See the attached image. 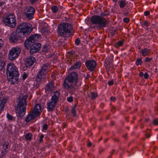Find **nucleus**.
<instances>
[{
    "label": "nucleus",
    "mask_w": 158,
    "mask_h": 158,
    "mask_svg": "<svg viewBox=\"0 0 158 158\" xmlns=\"http://www.w3.org/2000/svg\"><path fill=\"white\" fill-rule=\"evenodd\" d=\"M153 124L155 125H157L158 124V119H154L153 121Z\"/></svg>",
    "instance_id": "nucleus-36"
},
{
    "label": "nucleus",
    "mask_w": 158,
    "mask_h": 158,
    "mask_svg": "<svg viewBox=\"0 0 158 158\" xmlns=\"http://www.w3.org/2000/svg\"><path fill=\"white\" fill-rule=\"evenodd\" d=\"M69 53L70 55H73L74 53V52L72 51L71 52H69Z\"/></svg>",
    "instance_id": "nucleus-53"
},
{
    "label": "nucleus",
    "mask_w": 158,
    "mask_h": 158,
    "mask_svg": "<svg viewBox=\"0 0 158 158\" xmlns=\"http://www.w3.org/2000/svg\"><path fill=\"white\" fill-rule=\"evenodd\" d=\"M60 95L59 91H56L52 97L51 101L47 102V108L48 111H50L53 110L57 103Z\"/></svg>",
    "instance_id": "nucleus-8"
},
{
    "label": "nucleus",
    "mask_w": 158,
    "mask_h": 158,
    "mask_svg": "<svg viewBox=\"0 0 158 158\" xmlns=\"http://www.w3.org/2000/svg\"><path fill=\"white\" fill-rule=\"evenodd\" d=\"M73 27L71 25L67 23L59 24L58 27V33L63 37H66L68 34L71 33Z\"/></svg>",
    "instance_id": "nucleus-5"
},
{
    "label": "nucleus",
    "mask_w": 158,
    "mask_h": 158,
    "mask_svg": "<svg viewBox=\"0 0 158 158\" xmlns=\"http://www.w3.org/2000/svg\"><path fill=\"white\" fill-rule=\"evenodd\" d=\"M0 158H2V156H0Z\"/></svg>",
    "instance_id": "nucleus-57"
},
{
    "label": "nucleus",
    "mask_w": 158,
    "mask_h": 158,
    "mask_svg": "<svg viewBox=\"0 0 158 158\" xmlns=\"http://www.w3.org/2000/svg\"><path fill=\"white\" fill-rule=\"evenodd\" d=\"M78 80L77 74L75 72H72L64 79L63 86L65 88L67 89H72L76 86Z\"/></svg>",
    "instance_id": "nucleus-2"
},
{
    "label": "nucleus",
    "mask_w": 158,
    "mask_h": 158,
    "mask_svg": "<svg viewBox=\"0 0 158 158\" xmlns=\"http://www.w3.org/2000/svg\"><path fill=\"white\" fill-rule=\"evenodd\" d=\"M81 64L80 62H76L71 67V69H75L79 68L81 66Z\"/></svg>",
    "instance_id": "nucleus-23"
},
{
    "label": "nucleus",
    "mask_w": 158,
    "mask_h": 158,
    "mask_svg": "<svg viewBox=\"0 0 158 158\" xmlns=\"http://www.w3.org/2000/svg\"><path fill=\"white\" fill-rule=\"evenodd\" d=\"M67 100L69 102H72L73 101V98L72 96H70L67 98Z\"/></svg>",
    "instance_id": "nucleus-35"
},
{
    "label": "nucleus",
    "mask_w": 158,
    "mask_h": 158,
    "mask_svg": "<svg viewBox=\"0 0 158 158\" xmlns=\"http://www.w3.org/2000/svg\"><path fill=\"white\" fill-rule=\"evenodd\" d=\"M148 120H149V119H145V121L146 122H147Z\"/></svg>",
    "instance_id": "nucleus-56"
},
{
    "label": "nucleus",
    "mask_w": 158,
    "mask_h": 158,
    "mask_svg": "<svg viewBox=\"0 0 158 158\" xmlns=\"http://www.w3.org/2000/svg\"><path fill=\"white\" fill-rule=\"evenodd\" d=\"M27 97V94H21L19 97V102L15 108V112L17 116L22 117L25 113L26 99Z\"/></svg>",
    "instance_id": "nucleus-3"
},
{
    "label": "nucleus",
    "mask_w": 158,
    "mask_h": 158,
    "mask_svg": "<svg viewBox=\"0 0 158 158\" xmlns=\"http://www.w3.org/2000/svg\"><path fill=\"white\" fill-rule=\"evenodd\" d=\"M7 98H3L2 100L1 103H0V112H1L3 109L4 107L5 106V104L6 103Z\"/></svg>",
    "instance_id": "nucleus-21"
},
{
    "label": "nucleus",
    "mask_w": 158,
    "mask_h": 158,
    "mask_svg": "<svg viewBox=\"0 0 158 158\" xmlns=\"http://www.w3.org/2000/svg\"><path fill=\"white\" fill-rule=\"evenodd\" d=\"M80 43V40L78 38L76 39L75 41V44L77 45H78Z\"/></svg>",
    "instance_id": "nucleus-39"
},
{
    "label": "nucleus",
    "mask_w": 158,
    "mask_h": 158,
    "mask_svg": "<svg viewBox=\"0 0 158 158\" xmlns=\"http://www.w3.org/2000/svg\"><path fill=\"white\" fill-rule=\"evenodd\" d=\"M51 9L54 13H56L58 11V9L57 6H54L52 7Z\"/></svg>",
    "instance_id": "nucleus-32"
},
{
    "label": "nucleus",
    "mask_w": 158,
    "mask_h": 158,
    "mask_svg": "<svg viewBox=\"0 0 158 158\" xmlns=\"http://www.w3.org/2000/svg\"><path fill=\"white\" fill-rule=\"evenodd\" d=\"M150 136H151V135L150 134H148V135H146L147 138H149L150 137Z\"/></svg>",
    "instance_id": "nucleus-54"
},
{
    "label": "nucleus",
    "mask_w": 158,
    "mask_h": 158,
    "mask_svg": "<svg viewBox=\"0 0 158 158\" xmlns=\"http://www.w3.org/2000/svg\"><path fill=\"white\" fill-rule=\"evenodd\" d=\"M41 45L39 43H34L30 48V53L32 54L34 52H36L39 51Z\"/></svg>",
    "instance_id": "nucleus-16"
},
{
    "label": "nucleus",
    "mask_w": 158,
    "mask_h": 158,
    "mask_svg": "<svg viewBox=\"0 0 158 158\" xmlns=\"http://www.w3.org/2000/svg\"><path fill=\"white\" fill-rule=\"evenodd\" d=\"M48 127V125L47 124H44L43 125L42 128L43 129L45 130L47 129Z\"/></svg>",
    "instance_id": "nucleus-40"
},
{
    "label": "nucleus",
    "mask_w": 158,
    "mask_h": 158,
    "mask_svg": "<svg viewBox=\"0 0 158 158\" xmlns=\"http://www.w3.org/2000/svg\"><path fill=\"white\" fill-rule=\"evenodd\" d=\"M123 21L126 23H128L129 21V19L127 18H125L123 19Z\"/></svg>",
    "instance_id": "nucleus-42"
},
{
    "label": "nucleus",
    "mask_w": 158,
    "mask_h": 158,
    "mask_svg": "<svg viewBox=\"0 0 158 158\" xmlns=\"http://www.w3.org/2000/svg\"><path fill=\"white\" fill-rule=\"evenodd\" d=\"M144 75L143 73V72H140L139 73V75L140 77H142Z\"/></svg>",
    "instance_id": "nucleus-47"
},
{
    "label": "nucleus",
    "mask_w": 158,
    "mask_h": 158,
    "mask_svg": "<svg viewBox=\"0 0 158 158\" xmlns=\"http://www.w3.org/2000/svg\"><path fill=\"white\" fill-rule=\"evenodd\" d=\"M91 98L92 100H94L98 96V94L97 93L92 92L91 93Z\"/></svg>",
    "instance_id": "nucleus-28"
},
{
    "label": "nucleus",
    "mask_w": 158,
    "mask_h": 158,
    "mask_svg": "<svg viewBox=\"0 0 158 158\" xmlns=\"http://www.w3.org/2000/svg\"><path fill=\"white\" fill-rule=\"evenodd\" d=\"M152 60V58H149L148 57H146L145 59V62H148V61H150Z\"/></svg>",
    "instance_id": "nucleus-44"
},
{
    "label": "nucleus",
    "mask_w": 158,
    "mask_h": 158,
    "mask_svg": "<svg viewBox=\"0 0 158 158\" xmlns=\"http://www.w3.org/2000/svg\"><path fill=\"white\" fill-rule=\"evenodd\" d=\"M87 145L88 147H90L91 145V143L90 142H89L88 143Z\"/></svg>",
    "instance_id": "nucleus-51"
},
{
    "label": "nucleus",
    "mask_w": 158,
    "mask_h": 158,
    "mask_svg": "<svg viewBox=\"0 0 158 158\" xmlns=\"http://www.w3.org/2000/svg\"><path fill=\"white\" fill-rule=\"evenodd\" d=\"M44 135L43 134H40L38 135V137H39V141L40 142H42L43 141V139L44 137Z\"/></svg>",
    "instance_id": "nucleus-34"
},
{
    "label": "nucleus",
    "mask_w": 158,
    "mask_h": 158,
    "mask_svg": "<svg viewBox=\"0 0 158 158\" xmlns=\"http://www.w3.org/2000/svg\"><path fill=\"white\" fill-rule=\"evenodd\" d=\"M50 67V64L47 63L44 64L38 72L36 78L37 82H40L45 77V75L48 72Z\"/></svg>",
    "instance_id": "nucleus-9"
},
{
    "label": "nucleus",
    "mask_w": 158,
    "mask_h": 158,
    "mask_svg": "<svg viewBox=\"0 0 158 158\" xmlns=\"http://www.w3.org/2000/svg\"><path fill=\"white\" fill-rule=\"evenodd\" d=\"M33 41H32L29 37L25 41L24 44L27 49L30 48L34 44Z\"/></svg>",
    "instance_id": "nucleus-17"
},
{
    "label": "nucleus",
    "mask_w": 158,
    "mask_h": 158,
    "mask_svg": "<svg viewBox=\"0 0 158 158\" xmlns=\"http://www.w3.org/2000/svg\"><path fill=\"white\" fill-rule=\"evenodd\" d=\"M127 3L126 1L121 0L119 1L118 4L120 8H124L126 6Z\"/></svg>",
    "instance_id": "nucleus-25"
},
{
    "label": "nucleus",
    "mask_w": 158,
    "mask_h": 158,
    "mask_svg": "<svg viewBox=\"0 0 158 158\" xmlns=\"http://www.w3.org/2000/svg\"><path fill=\"white\" fill-rule=\"evenodd\" d=\"M32 135L31 133H28L25 136L26 139L27 141H30L31 139Z\"/></svg>",
    "instance_id": "nucleus-29"
},
{
    "label": "nucleus",
    "mask_w": 158,
    "mask_h": 158,
    "mask_svg": "<svg viewBox=\"0 0 158 158\" xmlns=\"http://www.w3.org/2000/svg\"><path fill=\"white\" fill-rule=\"evenodd\" d=\"M3 45V40L1 39H0V48H1Z\"/></svg>",
    "instance_id": "nucleus-46"
},
{
    "label": "nucleus",
    "mask_w": 158,
    "mask_h": 158,
    "mask_svg": "<svg viewBox=\"0 0 158 158\" xmlns=\"http://www.w3.org/2000/svg\"><path fill=\"white\" fill-rule=\"evenodd\" d=\"M150 51V49H148L147 48H145L144 49H142L141 50V53L143 56H146L148 55Z\"/></svg>",
    "instance_id": "nucleus-22"
},
{
    "label": "nucleus",
    "mask_w": 158,
    "mask_h": 158,
    "mask_svg": "<svg viewBox=\"0 0 158 158\" xmlns=\"http://www.w3.org/2000/svg\"><path fill=\"white\" fill-rule=\"evenodd\" d=\"M35 62V58L32 56H30L26 59V65L27 67H30Z\"/></svg>",
    "instance_id": "nucleus-15"
},
{
    "label": "nucleus",
    "mask_w": 158,
    "mask_h": 158,
    "mask_svg": "<svg viewBox=\"0 0 158 158\" xmlns=\"http://www.w3.org/2000/svg\"><path fill=\"white\" fill-rule=\"evenodd\" d=\"M6 117L7 119L9 120L10 121H15V117H14L11 115L9 114V113H7L6 114Z\"/></svg>",
    "instance_id": "nucleus-26"
},
{
    "label": "nucleus",
    "mask_w": 158,
    "mask_h": 158,
    "mask_svg": "<svg viewBox=\"0 0 158 158\" xmlns=\"http://www.w3.org/2000/svg\"><path fill=\"white\" fill-rule=\"evenodd\" d=\"M115 99V98L114 97H111L110 98V100L111 101H114Z\"/></svg>",
    "instance_id": "nucleus-49"
},
{
    "label": "nucleus",
    "mask_w": 158,
    "mask_h": 158,
    "mask_svg": "<svg viewBox=\"0 0 158 158\" xmlns=\"http://www.w3.org/2000/svg\"><path fill=\"white\" fill-rule=\"evenodd\" d=\"M4 4L3 2H0V6H2L4 5Z\"/></svg>",
    "instance_id": "nucleus-48"
},
{
    "label": "nucleus",
    "mask_w": 158,
    "mask_h": 158,
    "mask_svg": "<svg viewBox=\"0 0 158 158\" xmlns=\"http://www.w3.org/2000/svg\"><path fill=\"white\" fill-rule=\"evenodd\" d=\"M85 65L88 69L91 71H94L96 67V62L93 60H89L86 61Z\"/></svg>",
    "instance_id": "nucleus-14"
},
{
    "label": "nucleus",
    "mask_w": 158,
    "mask_h": 158,
    "mask_svg": "<svg viewBox=\"0 0 158 158\" xmlns=\"http://www.w3.org/2000/svg\"><path fill=\"white\" fill-rule=\"evenodd\" d=\"M23 13L29 19H31L33 17L35 13V10L30 6H26L23 9Z\"/></svg>",
    "instance_id": "nucleus-12"
},
{
    "label": "nucleus",
    "mask_w": 158,
    "mask_h": 158,
    "mask_svg": "<svg viewBox=\"0 0 158 158\" xmlns=\"http://www.w3.org/2000/svg\"><path fill=\"white\" fill-rule=\"evenodd\" d=\"M141 26L143 27H148L150 25V23L147 20H145L140 23Z\"/></svg>",
    "instance_id": "nucleus-24"
},
{
    "label": "nucleus",
    "mask_w": 158,
    "mask_h": 158,
    "mask_svg": "<svg viewBox=\"0 0 158 158\" xmlns=\"http://www.w3.org/2000/svg\"><path fill=\"white\" fill-rule=\"evenodd\" d=\"M50 47L48 45H45L42 48V50L44 52H47L49 50Z\"/></svg>",
    "instance_id": "nucleus-27"
},
{
    "label": "nucleus",
    "mask_w": 158,
    "mask_h": 158,
    "mask_svg": "<svg viewBox=\"0 0 158 158\" xmlns=\"http://www.w3.org/2000/svg\"><path fill=\"white\" fill-rule=\"evenodd\" d=\"M32 30V27L30 24L23 23L19 25L16 31L19 36L23 37L30 33Z\"/></svg>",
    "instance_id": "nucleus-4"
},
{
    "label": "nucleus",
    "mask_w": 158,
    "mask_h": 158,
    "mask_svg": "<svg viewBox=\"0 0 158 158\" xmlns=\"http://www.w3.org/2000/svg\"><path fill=\"white\" fill-rule=\"evenodd\" d=\"M23 37H21L17 35V32H13L10 34L9 38V40L12 43H21L23 42L22 38Z\"/></svg>",
    "instance_id": "nucleus-13"
},
{
    "label": "nucleus",
    "mask_w": 158,
    "mask_h": 158,
    "mask_svg": "<svg viewBox=\"0 0 158 158\" xmlns=\"http://www.w3.org/2000/svg\"><path fill=\"white\" fill-rule=\"evenodd\" d=\"M76 106H75L72 108V113L74 116H75L76 115Z\"/></svg>",
    "instance_id": "nucleus-33"
},
{
    "label": "nucleus",
    "mask_w": 158,
    "mask_h": 158,
    "mask_svg": "<svg viewBox=\"0 0 158 158\" xmlns=\"http://www.w3.org/2000/svg\"><path fill=\"white\" fill-rule=\"evenodd\" d=\"M5 66V63L3 60H0V71L2 70Z\"/></svg>",
    "instance_id": "nucleus-31"
},
{
    "label": "nucleus",
    "mask_w": 158,
    "mask_h": 158,
    "mask_svg": "<svg viewBox=\"0 0 158 158\" xmlns=\"http://www.w3.org/2000/svg\"><path fill=\"white\" fill-rule=\"evenodd\" d=\"M106 14L104 13H102L101 14V15L102 16H106Z\"/></svg>",
    "instance_id": "nucleus-52"
},
{
    "label": "nucleus",
    "mask_w": 158,
    "mask_h": 158,
    "mask_svg": "<svg viewBox=\"0 0 158 158\" xmlns=\"http://www.w3.org/2000/svg\"><path fill=\"white\" fill-rule=\"evenodd\" d=\"M6 73L8 80L11 84L18 82L19 73L17 68L14 64L10 63L7 65Z\"/></svg>",
    "instance_id": "nucleus-1"
},
{
    "label": "nucleus",
    "mask_w": 158,
    "mask_h": 158,
    "mask_svg": "<svg viewBox=\"0 0 158 158\" xmlns=\"http://www.w3.org/2000/svg\"><path fill=\"white\" fill-rule=\"evenodd\" d=\"M27 74L25 73H24L22 75V78L24 80H25L27 77Z\"/></svg>",
    "instance_id": "nucleus-37"
},
{
    "label": "nucleus",
    "mask_w": 158,
    "mask_h": 158,
    "mask_svg": "<svg viewBox=\"0 0 158 158\" xmlns=\"http://www.w3.org/2000/svg\"><path fill=\"white\" fill-rule=\"evenodd\" d=\"M56 89V87L54 86L53 83L51 82L46 85L45 90L46 93L48 92H52Z\"/></svg>",
    "instance_id": "nucleus-18"
},
{
    "label": "nucleus",
    "mask_w": 158,
    "mask_h": 158,
    "mask_svg": "<svg viewBox=\"0 0 158 158\" xmlns=\"http://www.w3.org/2000/svg\"><path fill=\"white\" fill-rule=\"evenodd\" d=\"M40 35L38 34H35L29 37L32 41H34L35 43H37L36 42L40 40Z\"/></svg>",
    "instance_id": "nucleus-20"
},
{
    "label": "nucleus",
    "mask_w": 158,
    "mask_h": 158,
    "mask_svg": "<svg viewBox=\"0 0 158 158\" xmlns=\"http://www.w3.org/2000/svg\"><path fill=\"white\" fill-rule=\"evenodd\" d=\"M9 143L8 142L6 141L3 144V148L2 151V156L5 155L6 154L8 151V146Z\"/></svg>",
    "instance_id": "nucleus-19"
},
{
    "label": "nucleus",
    "mask_w": 158,
    "mask_h": 158,
    "mask_svg": "<svg viewBox=\"0 0 158 158\" xmlns=\"http://www.w3.org/2000/svg\"><path fill=\"white\" fill-rule=\"evenodd\" d=\"M108 84L110 85H112L114 84V82L113 81H111L108 82Z\"/></svg>",
    "instance_id": "nucleus-45"
},
{
    "label": "nucleus",
    "mask_w": 158,
    "mask_h": 158,
    "mask_svg": "<svg viewBox=\"0 0 158 158\" xmlns=\"http://www.w3.org/2000/svg\"><path fill=\"white\" fill-rule=\"evenodd\" d=\"M20 52L21 49L17 47L12 48L9 52V59L11 61L14 60L18 57Z\"/></svg>",
    "instance_id": "nucleus-11"
},
{
    "label": "nucleus",
    "mask_w": 158,
    "mask_h": 158,
    "mask_svg": "<svg viewBox=\"0 0 158 158\" xmlns=\"http://www.w3.org/2000/svg\"><path fill=\"white\" fill-rule=\"evenodd\" d=\"M3 21L6 25L12 28L14 27L16 24L15 16L13 13L10 14L3 17Z\"/></svg>",
    "instance_id": "nucleus-10"
},
{
    "label": "nucleus",
    "mask_w": 158,
    "mask_h": 158,
    "mask_svg": "<svg viewBox=\"0 0 158 158\" xmlns=\"http://www.w3.org/2000/svg\"><path fill=\"white\" fill-rule=\"evenodd\" d=\"M143 76H144V78L146 79H148L149 77V75L148 74V73H145L144 74Z\"/></svg>",
    "instance_id": "nucleus-43"
},
{
    "label": "nucleus",
    "mask_w": 158,
    "mask_h": 158,
    "mask_svg": "<svg viewBox=\"0 0 158 158\" xmlns=\"http://www.w3.org/2000/svg\"><path fill=\"white\" fill-rule=\"evenodd\" d=\"M144 15L145 16H148L150 15V12L148 10H146L144 12Z\"/></svg>",
    "instance_id": "nucleus-38"
},
{
    "label": "nucleus",
    "mask_w": 158,
    "mask_h": 158,
    "mask_svg": "<svg viewBox=\"0 0 158 158\" xmlns=\"http://www.w3.org/2000/svg\"><path fill=\"white\" fill-rule=\"evenodd\" d=\"M41 111V106L40 104H36L34 106L33 110H32L30 113L27 116L25 121L27 122H29L39 115Z\"/></svg>",
    "instance_id": "nucleus-6"
},
{
    "label": "nucleus",
    "mask_w": 158,
    "mask_h": 158,
    "mask_svg": "<svg viewBox=\"0 0 158 158\" xmlns=\"http://www.w3.org/2000/svg\"><path fill=\"white\" fill-rule=\"evenodd\" d=\"M118 0H113V1L114 2H116Z\"/></svg>",
    "instance_id": "nucleus-55"
},
{
    "label": "nucleus",
    "mask_w": 158,
    "mask_h": 158,
    "mask_svg": "<svg viewBox=\"0 0 158 158\" xmlns=\"http://www.w3.org/2000/svg\"><path fill=\"white\" fill-rule=\"evenodd\" d=\"M92 24L98 25L99 28L105 27L106 24V20L104 17L99 15H95L92 17L90 19Z\"/></svg>",
    "instance_id": "nucleus-7"
},
{
    "label": "nucleus",
    "mask_w": 158,
    "mask_h": 158,
    "mask_svg": "<svg viewBox=\"0 0 158 158\" xmlns=\"http://www.w3.org/2000/svg\"><path fill=\"white\" fill-rule=\"evenodd\" d=\"M37 0H30L31 2L32 3H34Z\"/></svg>",
    "instance_id": "nucleus-50"
},
{
    "label": "nucleus",
    "mask_w": 158,
    "mask_h": 158,
    "mask_svg": "<svg viewBox=\"0 0 158 158\" xmlns=\"http://www.w3.org/2000/svg\"><path fill=\"white\" fill-rule=\"evenodd\" d=\"M143 63L142 59L141 58H139L137 59L135 61V64L136 65L138 66L139 65H141Z\"/></svg>",
    "instance_id": "nucleus-30"
},
{
    "label": "nucleus",
    "mask_w": 158,
    "mask_h": 158,
    "mask_svg": "<svg viewBox=\"0 0 158 158\" xmlns=\"http://www.w3.org/2000/svg\"><path fill=\"white\" fill-rule=\"evenodd\" d=\"M117 44L118 46H120L123 45V42L122 41H119L117 42Z\"/></svg>",
    "instance_id": "nucleus-41"
}]
</instances>
